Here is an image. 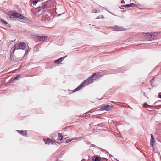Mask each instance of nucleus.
<instances>
[{"mask_svg": "<svg viewBox=\"0 0 161 161\" xmlns=\"http://www.w3.org/2000/svg\"><path fill=\"white\" fill-rule=\"evenodd\" d=\"M102 76L100 75L99 74H96V73H93L92 75L89 77L87 79L85 80L82 84H80L77 88L74 90V92H75L78 91L86 86L93 83L94 80H97Z\"/></svg>", "mask_w": 161, "mask_h": 161, "instance_id": "obj_1", "label": "nucleus"}, {"mask_svg": "<svg viewBox=\"0 0 161 161\" xmlns=\"http://www.w3.org/2000/svg\"><path fill=\"white\" fill-rule=\"evenodd\" d=\"M143 35L149 41L156 39L158 37V34L157 32L143 33Z\"/></svg>", "mask_w": 161, "mask_h": 161, "instance_id": "obj_2", "label": "nucleus"}, {"mask_svg": "<svg viewBox=\"0 0 161 161\" xmlns=\"http://www.w3.org/2000/svg\"><path fill=\"white\" fill-rule=\"evenodd\" d=\"M26 44L25 43L23 42H20L19 43L18 45L17 46L15 45L11 49V50L12 52H14L16 49H22L24 50L25 49Z\"/></svg>", "mask_w": 161, "mask_h": 161, "instance_id": "obj_3", "label": "nucleus"}, {"mask_svg": "<svg viewBox=\"0 0 161 161\" xmlns=\"http://www.w3.org/2000/svg\"><path fill=\"white\" fill-rule=\"evenodd\" d=\"M10 16V17L12 19H15L16 18L22 19L25 18L21 14L16 12L13 13Z\"/></svg>", "mask_w": 161, "mask_h": 161, "instance_id": "obj_4", "label": "nucleus"}, {"mask_svg": "<svg viewBox=\"0 0 161 161\" xmlns=\"http://www.w3.org/2000/svg\"><path fill=\"white\" fill-rule=\"evenodd\" d=\"M113 107V106L112 105H107L103 106L101 108H100V110L109 111Z\"/></svg>", "mask_w": 161, "mask_h": 161, "instance_id": "obj_5", "label": "nucleus"}, {"mask_svg": "<svg viewBox=\"0 0 161 161\" xmlns=\"http://www.w3.org/2000/svg\"><path fill=\"white\" fill-rule=\"evenodd\" d=\"M113 31H125V29L123 27H120L117 25H115L114 27H112Z\"/></svg>", "mask_w": 161, "mask_h": 161, "instance_id": "obj_6", "label": "nucleus"}, {"mask_svg": "<svg viewBox=\"0 0 161 161\" xmlns=\"http://www.w3.org/2000/svg\"><path fill=\"white\" fill-rule=\"evenodd\" d=\"M47 38V37L43 36H37L36 40H37V41H44L46 40Z\"/></svg>", "mask_w": 161, "mask_h": 161, "instance_id": "obj_7", "label": "nucleus"}, {"mask_svg": "<svg viewBox=\"0 0 161 161\" xmlns=\"http://www.w3.org/2000/svg\"><path fill=\"white\" fill-rule=\"evenodd\" d=\"M151 138L150 141V144L152 147L154 148V143L155 141H154V137L153 135L152 134H151Z\"/></svg>", "mask_w": 161, "mask_h": 161, "instance_id": "obj_8", "label": "nucleus"}, {"mask_svg": "<svg viewBox=\"0 0 161 161\" xmlns=\"http://www.w3.org/2000/svg\"><path fill=\"white\" fill-rule=\"evenodd\" d=\"M46 144H53L54 143L53 142L50 138H47L44 140Z\"/></svg>", "mask_w": 161, "mask_h": 161, "instance_id": "obj_9", "label": "nucleus"}, {"mask_svg": "<svg viewBox=\"0 0 161 161\" xmlns=\"http://www.w3.org/2000/svg\"><path fill=\"white\" fill-rule=\"evenodd\" d=\"M65 58L64 57H60L59 58L55 60L54 62L55 63L59 64L60 63L62 62V61Z\"/></svg>", "mask_w": 161, "mask_h": 161, "instance_id": "obj_10", "label": "nucleus"}, {"mask_svg": "<svg viewBox=\"0 0 161 161\" xmlns=\"http://www.w3.org/2000/svg\"><path fill=\"white\" fill-rule=\"evenodd\" d=\"M20 75L19 74L16 77L13 79L11 81V82L14 83L15 81L19 80V79H20Z\"/></svg>", "mask_w": 161, "mask_h": 161, "instance_id": "obj_11", "label": "nucleus"}, {"mask_svg": "<svg viewBox=\"0 0 161 161\" xmlns=\"http://www.w3.org/2000/svg\"><path fill=\"white\" fill-rule=\"evenodd\" d=\"M103 125L101 124H98L96 125V127L95 128V129H94V130H99L100 129H102L103 128Z\"/></svg>", "mask_w": 161, "mask_h": 161, "instance_id": "obj_12", "label": "nucleus"}, {"mask_svg": "<svg viewBox=\"0 0 161 161\" xmlns=\"http://www.w3.org/2000/svg\"><path fill=\"white\" fill-rule=\"evenodd\" d=\"M17 131L18 132V133H19L24 136H26L27 135L26 131L25 130H22L20 131L19 130H18Z\"/></svg>", "mask_w": 161, "mask_h": 161, "instance_id": "obj_13", "label": "nucleus"}, {"mask_svg": "<svg viewBox=\"0 0 161 161\" xmlns=\"http://www.w3.org/2000/svg\"><path fill=\"white\" fill-rule=\"evenodd\" d=\"M92 160L94 161H100L101 158L98 157H96L95 158H93Z\"/></svg>", "mask_w": 161, "mask_h": 161, "instance_id": "obj_14", "label": "nucleus"}, {"mask_svg": "<svg viewBox=\"0 0 161 161\" xmlns=\"http://www.w3.org/2000/svg\"><path fill=\"white\" fill-rule=\"evenodd\" d=\"M63 139V136L61 135L60 133H59L58 136V140H61Z\"/></svg>", "mask_w": 161, "mask_h": 161, "instance_id": "obj_15", "label": "nucleus"}, {"mask_svg": "<svg viewBox=\"0 0 161 161\" xmlns=\"http://www.w3.org/2000/svg\"><path fill=\"white\" fill-rule=\"evenodd\" d=\"M47 6V5L46 4L43 3V4H42V5L41 8L42 9H44L46 8Z\"/></svg>", "mask_w": 161, "mask_h": 161, "instance_id": "obj_16", "label": "nucleus"}, {"mask_svg": "<svg viewBox=\"0 0 161 161\" xmlns=\"http://www.w3.org/2000/svg\"><path fill=\"white\" fill-rule=\"evenodd\" d=\"M41 0H34L32 2L33 5H36L38 1H40Z\"/></svg>", "mask_w": 161, "mask_h": 161, "instance_id": "obj_17", "label": "nucleus"}, {"mask_svg": "<svg viewBox=\"0 0 161 161\" xmlns=\"http://www.w3.org/2000/svg\"><path fill=\"white\" fill-rule=\"evenodd\" d=\"M76 139V138H73V139H67L66 140V143H69V142H70V141H72V140H75V139Z\"/></svg>", "mask_w": 161, "mask_h": 161, "instance_id": "obj_18", "label": "nucleus"}, {"mask_svg": "<svg viewBox=\"0 0 161 161\" xmlns=\"http://www.w3.org/2000/svg\"><path fill=\"white\" fill-rule=\"evenodd\" d=\"M123 7H126V8H129L131 7V6L130 5V4H127L125 5H123L122 6Z\"/></svg>", "mask_w": 161, "mask_h": 161, "instance_id": "obj_19", "label": "nucleus"}, {"mask_svg": "<svg viewBox=\"0 0 161 161\" xmlns=\"http://www.w3.org/2000/svg\"><path fill=\"white\" fill-rule=\"evenodd\" d=\"M100 18H104V16H103V15H101L100 16H98L97 18V19H100Z\"/></svg>", "mask_w": 161, "mask_h": 161, "instance_id": "obj_20", "label": "nucleus"}, {"mask_svg": "<svg viewBox=\"0 0 161 161\" xmlns=\"http://www.w3.org/2000/svg\"><path fill=\"white\" fill-rule=\"evenodd\" d=\"M130 5L131 6V7H134L137 6V5L136 4H135L133 3H131L130 4Z\"/></svg>", "mask_w": 161, "mask_h": 161, "instance_id": "obj_21", "label": "nucleus"}, {"mask_svg": "<svg viewBox=\"0 0 161 161\" xmlns=\"http://www.w3.org/2000/svg\"><path fill=\"white\" fill-rule=\"evenodd\" d=\"M3 24H7V23L5 21L3 20H1Z\"/></svg>", "mask_w": 161, "mask_h": 161, "instance_id": "obj_22", "label": "nucleus"}, {"mask_svg": "<svg viewBox=\"0 0 161 161\" xmlns=\"http://www.w3.org/2000/svg\"><path fill=\"white\" fill-rule=\"evenodd\" d=\"M100 11L99 10H97V9H95V11H94V12L95 13H97L99 12Z\"/></svg>", "mask_w": 161, "mask_h": 161, "instance_id": "obj_23", "label": "nucleus"}, {"mask_svg": "<svg viewBox=\"0 0 161 161\" xmlns=\"http://www.w3.org/2000/svg\"><path fill=\"white\" fill-rule=\"evenodd\" d=\"M159 98H161V94L160 93H159L158 95Z\"/></svg>", "mask_w": 161, "mask_h": 161, "instance_id": "obj_24", "label": "nucleus"}, {"mask_svg": "<svg viewBox=\"0 0 161 161\" xmlns=\"http://www.w3.org/2000/svg\"><path fill=\"white\" fill-rule=\"evenodd\" d=\"M121 3H125V1H124V0H122L121 1Z\"/></svg>", "mask_w": 161, "mask_h": 161, "instance_id": "obj_25", "label": "nucleus"}, {"mask_svg": "<svg viewBox=\"0 0 161 161\" xmlns=\"http://www.w3.org/2000/svg\"><path fill=\"white\" fill-rule=\"evenodd\" d=\"M145 105H147V103H144V105H143V106H144V107H145Z\"/></svg>", "mask_w": 161, "mask_h": 161, "instance_id": "obj_26", "label": "nucleus"}, {"mask_svg": "<svg viewBox=\"0 0 161 161\" xmlns=\"http://www.w3.org/2000/svg\"><path fill=\"white\" fill-rule=\"evenodd\" d=\"M101 8H103V7H102V6H101Z\"/></svg>", "mask_w": 161, "mask_h": 161, "instance_id": "obj_27", "label": "nucleus"}, {"mask_svg": "<svg viewBox=\"0 0 161 161\" xmlns=\"http://www.w3.org/2000/svg\"><path fill=\"white\" fill-rule=\"evenodd\" d=\"M101 8H103V7H102V6H101Z\"/></svg>", "mask_w": 161, "mask_h": 161, "instance_id": "obj_28", "label": "nucleus"}, {"mask_svg": "<svg viewBox=\"0 0 161 161\" xmlns=\"http://www.w3.org/2000/svg\"><path fill=\"white\" fill-rule=\"evenodd\" d=\"M101 8H103V7H102V6H101Z\"/></svg>", "mask_w": 161, "mask_h": 161, "instance_id": "obj_29", "label": "nucleus"}]
</instances>
